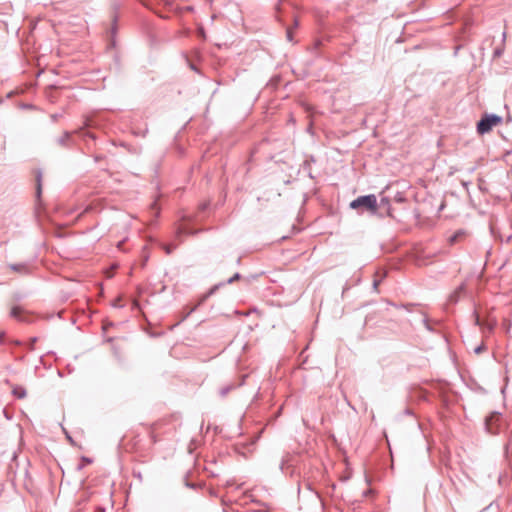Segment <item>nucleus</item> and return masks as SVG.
<instances>
[{"instance_id":"obj_21","label":"nucleus","mask_w":512,"mask_h":512,"mask_svg":"<svg viewBox=\"0 0 512 512\" xmlns=\"http://www.w3.org/2000/svg\"><path fill=\"white\" fill-rule=\"evenodd\" d=\"M425 328L428 330V331H433L431 325L429 324V321L427 319V317H424L423 320H422Z\"/></svg>"},{"instance_id":"obj_8","label":"nucleus","mask_w":512,"mask_h":512,"mask_svg":"<svg viewBox=\"0 0 512 512\" xmlns=\"http://www.w3.org/2000/svg\"><path fill=\"white\" fill-rule=\"evenodd\" d=\"M464 290H465V285L461 284L453 293L450 294L449 302L451 304H456L459 301L460 295H461V293L464 292Z\"/></svg>"},{"instance_id":"obj_10","label":"nucleus","mask_w":512,"mask_h":512,"mask_svg":"<svg viewBox=\"0 0 512 512\" xmlns=\"http://www.w3.org/2000/svg\"><path fill=\"white\" fill-rule=\"evenodd\" d=\"M12 394L18 399H23L26 397L27 392L23 386L16 385L12 389Z\"/></svg>"},{"instance_id":"obj_7","label":"nucleus","mask_w":512,"mask_h":512,"mask_svg":"<svg viewBox=\"0 0 512 512\" xmlns=\"http://www.w3.org/2000/svg\"><path fill=\"white\" fill-rule=\"evenodd\" d=\"M247 377H248L247 374L243 375L240 383L237 384V385L229 384V385H226V386L220 388V390H219L220 396L221 397H225L230 391L234 390L235 388H237L239 386H242L245 383V380H246Z\"/></svg>"},{"instance_id":"obj_30","label":"nucleus","mask_w":512,"mask_h":512,"mask_svg":"<svg viewBox=\"0 0 512 512\" xmlns=\"http://www.w3.org/2000/svg\"><path fill=\"white\" fill-rule=\"evenodd\" d=\"M380 281H381V280H374V281H373V288H374V289H377L378 285L380 284Z\"/></svg>"},{"instance_id":"obj_34","label":"nucleus","mask_w":512,"mask_h":512,"mask_svg":"<svg viewBox=\"0 0 512 512\" xmlns=\"http://www.w3.org/2000/svg\"><path fill=\"white\" fill-rule=\"evenodd\" d=\"M101 159H102V157H101V156H95V157H94V160H95L96 162L100 161Z\"/></svg>"},{"instance_id":"obj_14","label":"nucleus","mask_w":512,"mask_h":512,"mask_svg":"<svg viewBox=\"0 0 512 512\" xmlns=\"http://www.w3.org/2000/svg\"><path fill=\"white\" fill-rule=\"evenodd\" d=\"M195 233H196L195 231H193L192 229H190L188 227L180 226L176 230V237L180 238L184 234H195Z\"/></svg>"},{"instance_id":"obj_1","label":"nucleus","mask_w":512,"mask_h":512,"mask_svg":"<svg viewBox=\"0 0 512 512\" xmlns=\"http://www.w3.org/2000/svg\"><path fill=\"white\" fill-rule=\"evenodd\" d=\"M349 207L352 210H356L359 214L367 211L375 215L378 211V202L374 194L361 195L352 200Z\"/></svg>"},{"instance_id":"obj_40","label":"nucleus","mask_w":512,"mask_h":512,"mask_svg":"<svg viewBox=\"0 0 512 512\" xmlns=\"http://www.w3.org/2000/svg\"><path fill=\"white\" fill-rule=\"evenodd\" d=\"M87 135L91 138H94L93 134L88 133Z\"/></svg>"},{"instance_id":"obj_32","label":"nucleus","mask_w":512,"mask_h":512,"mask_svg":"<svg viewBox=\"0 0 512 512\" xmlns=\"http://www.w3.org/2000/svg\"><path fill=\"white\" fill-rule=\"evenodd\" d=\"M95 512H105V509L103 507H97Z\"/></svg>"},{"instance_id":"obj_20","label":"nucleus","mask_w":512,"mask_h":512,"mask_svg":"<svg viewBox=\"0 0 512 512\" xmlns=\"http://www.w3.org/2000/svg\"><path fill=\"white\" fill-rule=\"evenodd\" d=\"M37 341H38V337H36V336H35V337L30 338L29 344H28V346H27V347H28V349H29V350H34V345H35V343H36Z\"/></svg>"},{"instance_id":"obj_27","label":"nucleus","mask_w":512,"mask_h":512,"mask_svg":"<svg viewBox=\"0 0 512 512\" xmlns=\"http://www.w3.org/2000/svg\"><path fill=\"white\" fill-rule=\"evenodd\" d=\"M5 342V332H0V345Z\"/></svg>"},{"instance_id":"obj_28","label":"nucleus","mask_w":512,"mask_h":512,"mask_svg":"<svg viewBox=\"0 0 512 512\" xmlns=\"http://www.w3.org/2000/svg\"><path fill=\"white\" fill-rule=\"evenodd\" d=\"M9 343H10V344H13V345H15V346H20V345H22V342H21L20 340H11Z\"/></svg>"},{"instance_id":"obj_5","label":"nucleus","mask_w":512,"mask_h":512,"mask_svg":"<svg viewBox=\"0 0 512 512\" xmlns=\"http://www.w3.org/2000/svg\"><path fill=\"white\" fill-rule=\"evenodd\" d=\"M56 143L64 148L72 149L75 147L76 142L72 136V132L65 131L62 136L56 139Z\"/></svg>"},{"instance_id":"obj_29","label":"nucleus","mask_w":512,"mask_h":512,"mask_svg":"<svg viewBox=\"0 0 512 512\" xmlns=\"http://www.w3.org/2000/svg\"><path fill=\"white\" fill-rule=\"evenodd\" d=\"M146 133H147V129H146L145 131H143V132H140V131H134V134H136V135H141V136H143V137L146 135Z\"/></svg>"},{"instance_id":"obj_17","label":"nucleus","mask_w":512,"mask_h":512,"mask_svg":"<svg viewBox=\"0 0 512 512\" xmlns=\"http://www.w3.org/2000/svg\"><path fill=\"white\" fill-rule=\"evenodd\" d=\"M177 247L176 244H164L163 249L165 250L166 254H171L174 249Z\"/></svg>"},{"instance_id":"obj_39","label":"nucleus","mask_w":512,"mask_h":512,"mask_svg":"<svg viewBox=\"0 0 512 512\" xmlns=\"http://www.w3.org/2000/svg\"><path fill=\"white\" fill-rule=\"evenodd\" d=\"M195 310H196V307L192 308V309L190 310L189 314H190V313H192V312H194Z\"/></svg>"},{"instance_id":"obj_26","label":"nucleus","mask_w":512,"mask_h":512,"mask_svg":"<svg viewBox=\"0 0 512 512\" xmlns=\"http://www.w3.org/2000/svg\"><path fill=\"white\" fill-rule=\"evenodd\" d=\"M415 306H416L415 304H401V307H402V308H405V309H407V310H409V311H411V310L409 309L410 307H415Z\"/></svg>"},{"instance_id":"obj_4","label":"nucleus","mask_w":512,"mask_h":512,"mask_svg":"<svg viewBox=\"0 0 512 512\" xmlns=\"http://www.w3.org/2000/svg\"><path fill=\"white\" fill-rule=\"evenodd\" d=\"M242 278V275L239 273V272H236L232 277H230L227 281L225 282H219L215 285H213L209 290L208 292L203 296V299H202V302L205 301L206 299H208L210 296H212L213 294L216 293V291L218 289H220L221 287H223L224 285L226 284H232L234 283L235 281H238Z\"/></svg>"},{"instance_id":"obj_25","label":"nucleus","mask_w":512,"mask_h":512,"mask_svg":"<svg viewBox=\"0 0 512 512\" xmlns=\"http://www.w3.org/2000/svg\"><path fill=\"white\" fill-rule=\"evenodd\" d=\"M185 485H186V487L191 488V489H196V487H197L196 484L190 483L188 481H186Z\"/></svg>"},{"instance_id":"obj_35","label":"nucleus","mask_w":512,"mask_h":512,"mask_svg":"<svg viewBox=\"0 0 512 512\" xmlns=\"http://www.w3.org/2000/svg\"><path fill=\"white\" fill-rule=\"evenodd\" d=\"M57 118H58V115H57V114L52 115V120H53V121H56V120H57Z\"/></svg>"},{"instance_id":"obj_6","label":"nucleus","mask_w":512,"mask_h":512,"mask_svg":"<svg viewBox=\"0 0 512 512\" xmlns=\"http://www.w3.org/2000/svg\"><path fill=\"white\" fill-rule=\"evenodd\" d=\"M473 315H474V323H475L476 326H479L482 329L487 330L488 332L493 331V329H494V327L496 325V321L495 320H493V321H488V320L487 321H483L476 312H474Z\"/></svg>"},{"instance_id":"obj_36","label":"nucleus","mask_w":512,"mask_h":512,"mask_svg":"<svg viewBox=\"0 0 512 512\" xmlns=\"http://www.w3.org/2000/svg\"><path fill=\"white\" fill-rule=\"evenodd\" d=\"M405 414H407V415H411V414H412V412H411V410H410V409H406V410H405Z\"/></svg>"},{"instance_id":"obj_13","label":"nucleus","mask_w":512,"mask_h":512,"mask_svg":"<svg viewBox=\"0 0 512 512\" xmlns=\"http://www.w3.org/2000/svg\"><path fill=\"white\" fill-rule=\"evenodd\" d=\"M381 207V208H385L386 209V212H387V215L388 216H392L391 214V206H390V200L388 197H382L381 200H380V203L378 204V208Z\"/></svg>"},{"instance_id":"obj_19","label":"nucleus","mask_w":512,"mask_h":512,"mask_svg":"<svg viewBox=\"0 0 512 512\" xmlns=\"http://www.w3.org/2000/svg\"><path fill=\"white\" fill-rule=\"evenodd\" d=\"M462 235H464V232H462V231H458V232H456L454 235H452V236L449 238L450 243H452V244H453V243H455V242L457 241L458 237H460V236H462Z\"/></svg>"},{"instance_id":"obj_23","label":"nucleus","mask_w":512,"mask_h":512,"mask_svg":"<svg viewBox=\"0 0 512 512\" xmlns=\"http://www.w3.org/2000/svg\"><path fill=\"white\" fill-rule=\"evenodd\" d=\"M286 35H287V39H288L289 41H292L293 35H292V31H291V29H290V28H288V29H287V31H286Z\"/></svg>"},{"instance_id":"obj_2","label":"nucleus","mask_w":512,"mask_h":512,"mask_svg":"<svg viewBox=\"0 0 512 512\" xmlns=\"http://www.w3.org/2000/svg\"><path fill=\"white\" fill-rule=\"evenodd\" d=\"M503 118L494 113L484 114L477 122L476 130L479 135H484L492 130L493 127L502 123Z\"/></svg>"},{"instance_id":"obj_11","label":"nucleus","mask_w":512,"mask_h":512,"mask_svg":"<svg viewBox=\"0 0 512 512\" xmlns=\"http://www.w3.org/2000/svg\"><path fill=\"white\" fill-rule=\"evenodd\" d=\"M10 269L18 273H28V266L25 263H15L9 265Z\"/></svg>"},{"instance_id":"obj_31","label":"nucleus","mask_w":512,"mask_h":512,"mask_svg":"<svg viewBox=\"0 0 512 512\" xmlns=\"http://www.w3.org/2000/svg\"><path fill=\"white\" fill-rule=\"evenodd\" d=\"M286 460L283 458L280 464V469L283 471Z\"/></svg>"},{"instance_id":"obj_37","label":"nucleus","mask_w":512,"mask_h":512,"mask_svg":"<svg viewBox=\"0 0 512 512\" xmlns=\"http://www.w3.org/2000/svg\"><path fill=\"white\" fill-rule=\"evenodd\" d=\"M66 435H67V439H68L71 443H73L74 441H73L72 437H71L70 435H68V434H66Z\"/></svg>"},{"instance_id":"obj_12","label":"nucleus","mask_w":512,"mask_h":512,"mask_svg":"<svg viewBox=\"0 0 512 512\" xmlns=\"http://www.w3.org/2000/svg\"><path fill=\"white\" fill-rule=\"evenodd\" d=\"M36 197L40 199L42 194V172L39 170L36 174Z\"/></svg>"},{"instance_id":"obj_42","label":"nucleus","mask_w":512,"mask_h":512,"mask_svg":"<svg viewBox=\"0 0 512 512\" xmlns=\"http://www.w3.org/2000/svg\"><path fill=\"white\" fill-rule=\"evenodd\" d=\"M116 28L112 27V33H115Z\"/></svg>"},{"instance_id":"obj_3","label":"nucleus","mask_w":512,"mask_h":512,"mask_svg":"<svg viewBox=\"0 0 512 512\" xmlns=\"http://www.w3.org/2000/svg\"><path fill=\"white\" fill-rule=\"evenodd\" d=\"M501 413L494 412L485 419V429L491 435L499 434L500 430L496 423L500 420Z\"/></svg>"},{"instance_id":"obj_16","label":"nucleus","mask_w":512,"mask_h":512,"mask_svg":"<svg viewBox=\"0 0 512 512\" xmlns=\"http://www.w3.org/2000/svg\"><path fill=\"white\" fill-rule=\"evenodd\" d=\"M504 449H505V453L508 455V454H512V432L510 433L509 437H508V440L504 446Z\"/></svg>"},{"instance_id":"obj_15","label":"nucleus","mask_w":512,"mask_h":512,"mask_svg":"<svg viewBox=\"0 0 512 512\" xmlns=\"http://www.w3.org/2000/svg\"><path fill=\"white\" fill-rule=\"evenodd\" d=\"M92 459L86 456L81 457V463L77 465V470H82L86 464H91Z\"/></svg>"},{"instance_id":"obj_33","label":"nucleus","mask_w":512,"mask_h":512,"mask_svg":"<svg viewBox=\"0 0 512 512\" xmlns=\"http://www.w3.org/2000/svg\"><path fill=\"white\" fill-rule=\"evenodd\" d=\"M3 413H4V415H5V417H6L7 419H10L9 414L7 413V411H6L5 409L3 410Z\"/></svg>"},{"instance_id":"obj_18","label":"nucleus","mask_w":512,"mask_h":512,"mask_svg":"<svg viewBox=\"0 0 512 512\" xmlns=\"http://www.w3.org/2000/svg\"><path fill=\"white\" fill-rule=\"evenodd\" d=\"M394 200L397 203H404L406 201V197L402 193L398 192L396 193Z\"/></svg>"},{"instance_id":"obj_41","label":"nucleus","mask_w":512,"mask_h":512,"mask_svg":"<svg viewBox=\"0 0 512 512\" xmlns=\"http://www.w3.org/2000/svg\"><path fill=\"white\" fill-rule=\"evenodd\" d=\"M240 261H241V258H238V259H237V264H238V265L240 264Z\"/></svg>"},{"instance_id":"obj_9","label":"nucleus","mask_w":512,"mask_h":512,"mask_svg":"<svg viewBox=\"0 0 512 512\" xmlns=\"http://www.w3.org/2000/svg\"><path fill=\"white\" fill-rule=\"evenodd\" d=\"M23 312H24V310L22 309V307L14 306V307H12V309L10 311V315H11V317H13L19 321H27V319L22 316Z\"/></svg>"},{"instance_id":"obj_22","label":"nucleus","mask_w":512,"mask_h":512,"mask_svg":"<svg viewBox=\"0 0 512 512\" xmlns=\"http://www.w3.org/2000/svg\"><path fill=\"white\" fill-rule=\"evenodd\" d=\"M486 349V346L484 344H481L479 346H477L475 349H474V353L476 354H480L481 352H483L484 350Z\"/></svg>"},{"instance_id":"obj_24","label":"nucleus","mask_w":512,"mask_h":512,"mask_svg":"<svg viewBox=\"0 0 512 512\" xmlns=\"http://www.w3.org/2000/svg\"><path fill=\"white\" fill-rule=\"evenodd\" d=\"M501 54H502V50L500 48L495 49L493 52V55L495 58L501 56Z\"/></svg>"},{"instance_id":"obj_38","label":"nucleus","mask_w":512,"mask_h":512,"mask_svg":"<svg viewBox=\"0 0 512 512\" xmlns=\"http://www.w3.org/2000/svg\"><path fill=\"white\" fill-rule=\"evenodd\" d=\"M304 166H305V167H309V161H305V162H304Z\"/></svg>"}]
</instances>
